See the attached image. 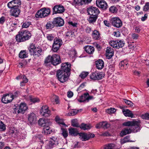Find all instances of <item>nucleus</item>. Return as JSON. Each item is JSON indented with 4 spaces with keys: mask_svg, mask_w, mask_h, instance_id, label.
Wrapping results in <instances>:
<instances>
[{
    "mask_svg": "<svg viewBox=\"0 0 149 149\" xmlns=\"http://www.w3.org/2000/svg\"><path fill=\"white\" fill-rule=\"evenodd\" d=\"M111 22L114 26L119 28L122 25V23L121 20L118 17H113L111 19Z\"/></svg>",
    "mask_w": 149,
    "mask_h": 149,
    "instance_id": "1a4fd4ad",
    "label": "nucleus"
},
{
    "mask_svg": "<svg viewBox=\"0 0 149 149\" xmlns=\"http://www.w3.org/2000/svg\"><path fill=\"white\" fill-rule=\"evenodd\" d=\"M41 115L45 117L49 116L51 114V111L49 109L47 106L45 105L43 106L40 111Z\"/></svg>",
    "mask_w": 149,
    "mask_h": 149,
    "instance_id": "9d476101",
    "label": "nucleus"
},
{
    "mask_svg": "<svg viewBox=\"0 0 149 149\" xmlns=\"http://www.w3.org/2000/svg\"><path fill=\"white\" fill-rule=\"evenodd\" d=\"M73 6H81L84 4L83 0H73L72 3Z\"/></svg>",
    "mask_w": 149,
    "mask_h": 149,
    "instance_id": "c9c22d12",
    "label": "nucleus"
},
{
    "mask_svg": "<svg viewBox=\"0 0 149 149\" xmlns=\"http://www.w3.org/2000/svg\"><path fill=\"white\" fill-rule=\"evenodd\" d=\"M87 11L90 15L95 16H97L100 13L98 9L95 7H91L88 8Z\"/></svg>",
    "mask_w": 149,
    "mask_h": 149,
    "instance_id": "9b49d317",
    "label": "nucleus"
},
{
    "mask_svg": "<svg viewBox=\"0 0 149 149\" xmlns=\"http://www.w3.org/2000/svg\"><path fill=\"white\" fill-rule=\"evenodd\" d=\"M132 131V130L130 128H126L123 129L121 132L120 133V136L122 137L131 133Z\"/></svg>",
    "mask_w": 149,
    "mask_h": 149,
    "instance_id": "412c9836",
    "label": "nucleus"
},
{
    "mask_svg": "<svg viewBox=\"0 0 149 149\" xmlns=\"http://www.w3.org/2000/svg\"><path fill=\"white\" fill-rule=\"evenodd\" d=\"M86 52L89 54H92L94 51V48L93 47L89 45H87L84 47Z\"/></svg>",
    "mask_w": 149,
    "mask_h": 149,
    "instance_id": "cd10ccee",
    "label": "nucleus"
},
{
    "mask_svg": "<svg viewBox=\"0 0 149 149\" xmlns=\"http://www.w3.org/2000/svg\"><path fill=\"white\" fill-rule=\"evenodd\" d=\"M109 11L113 13H116L117 11L116 8L114 6H111L109 9Z\"/></svg>",
    "mask_w": 149,
    "mask_h": 149,
    "instance_id": "680f3d73",
    "label": "nucleus"
},
{
    "mask_svg": "<svg viewBox=\"0 0 149 149\" xmlns=\"http://www.w3.org/2000/svg\"><path fill=\"white\" fill-rule=\"evenodd\" d=\"M97 18V16L91 15L89 17L88 20L90 23H93L96 21Z\"/></svg>",
    "mask_w": 149,
    "mask_h": 149,
    "instance_id": "79ce46f5",
    "label": "nucleus"
},
{
    "mask_svg": "<svg viewBox=\"0 0 149 149\" xmlns=\"http://www.w3.org/2000/svg\"><path fill=\"white\" fill-rule=\"evenodd\" d=\"M28 56V54L25 50L21 51L19 54V57L21 58H25Z\"/></svg>",
    "mask_w": 149,
    "mask_h": 149,
    "instance_id": "ea45409f",
    "label": "nucleus"
},
{
    "mask_svg": "<svg viewBox=\"0 0 149 149\" xmlns=\"http://www.w3.org/2000/svg\"><path fill=\"white\" fill-rule=\"evenodd\" d=\"M143 10L145 12L149 11V2H146L145 3L143 7Z\"/></svg>",
    "mask_w": 149,
    "mask_h": 149,
    "instance_id": "864d4df0",
    "label": "nucleus"
},
{
    "mask_svg": "<svg viewBox=\"0 0 149 149\" xmlns=\"http://www.w3.org/2000/svg\"><path fill=\"white\" fill-rule=\"evenodd\" d=\"M129 139V137L128 136H126L125 137L124 139H122L120 141V143L121 144H123L126 143L131 142Z\"/></svg>",
    "mask_w": 149,
    "mask_h": 149,
    "instance_id": "603ef678",
    "label": "nucleus"
},
{
    "mask_svg": "<svg viewBox=\"0 0 149 149\" xmlns=\"http://www.w3.org/2000/svg\"><path fill=\"white\" fill-rule=\"evenodd\" d=\"M124 101L130 107H133L134 106L133 103L131 101L126 99H124Z\"/></svg>",
    "mask_w": 149,
    "mask_h": 149,
    "instance_id": "052dcab7",
    "label": "nucleus"
},
{
    "mask_svg": "<svg viewBox=\"0 0 149 149\" xmlns=\"http://www.w3.org/2000/svg\"><path fill=\"white\" fill-rule=\"evenodd\" d=\"M38 123L40 125L43 127L49 125L50 124L48 120L42 118L39 119L38 121Z\"/></svg>",
    "mask_w": 149,
    "mask_h": 149,
    "instance_id": "aec40b11",
    "label": "nucleus"
},
{
    "mask_svg": "<svg viewBox=\"0 0 149 149\" xmlns=\"http://www.w3.org/2000/svg\"><path fill=\"white\" fill-rule=\"evenodd\" d=\"M110 125L106 121L103 122L102 128L104 129H107L110 127Z\"/></svg>",
    "mask_w": 149,
    "mask_h": 149,
    "instance_id": "e2e57ef3",
    "label": "nucleus"
},
{
    "mask_svg": "<svg viewBox=\"0 0 149 149\" xmlns=\"http://www.w3.org/2000/svg\"><path fill=\"white\" fill-rule=\"evenodd\" d=\"M116 111V109L113 108H111L106 110V112L109 114L114 113Z\"/></svg>",
    "mask_w": 149,
    "mask_h": 149,
    "instance_id": "49530a36",
    "label": "nucleus"
},
{
    "mask_svg": "<svg viewBox=\"0 0 149 149\" xmlns=\"http://www.w3.org/2000/svg\"><path fill=\"white\" fill-rule=\"evenodd\" d=\"M61 130H62V134L64 138L66 137L68 135L67 130L66 129H64L61 127Z\"/></svg>",
    "mask_w": 149,
    "mask_h": 149,
    "instance_id": "5fc2aeb1",
    "label": "nucleus"
},
{
    "mask_svg": "<svg viewBox=\"0 0 149 149\" xmlns=\"http://www.w3.org/2000/svg\"><path fill=\"white\" fill-rule=\"evenodd\" d=\"M19 112H21V113L24 114L26 111L28 109V106L24 102H21L19 106Z\"/></svg>",
    "mask_w": 149,
    "mask_h": 149,
    "instance_id": "2eb2a0df",
    "label": "nucleus"
},
{
    "mask_svg": "<svg viewBox=\"0 0 149 149\" xmlns=\"http://www.w3.org/2000/svg\"><path fill=\"white\" fill-rule=\"evenodd\" d=\"M79 127L82 130H85L90 129L91 127L90 125L82 123L79 126Z\"/></svg>",
    "mask_w": 149,
    "mask_h": 149,
    "instance_id": "e433bc0d",
    "label": "nucleus"
},
{
    "mask_svg": "<svg viewBox=\"0 0 149 149\" xmlns=\"http://www.w3.org/2000/svg\"><path fill=\"white\" fill-rule=\"evenodd\" d=\"M70 53L69 55L70 57H72V58H73L75 57L77 53L75 50H72L70 52Z\"/></svg>",
    "mask_w": 149,
    "mask_h": 149,
    "instance_id": "bf43d9fd",
    "label": "nucleus"
},
{
    "mask_svg": "<svg viewBox=\"0 0 149 149\" xmlns=\"http://www.w3.org/2000/svg\"><path fill=\"white\" fill-rule=\"evenodd\" d=\"M74 36V32L71 31L67 32L65 33V38L68 40H71Z\"/></svg>",
    "mask_w": 149,
    "mask_h": 149,
    "instance_id": "473e14b6",
    "label": "nucleus"
},
{
    "mask_svg": "<svg viewBox=\"0 0 149 149\" xmlns=\"http://www.w3.org/2000/svg\"><path fill=\"white\" fill-rule=\"evenodd\" d=\"M55 121L61 127H65L67 125L64 123L63 120L60 118L58 116H57L55 118Z\"/></svg>",
    "mask_w": 149,
    "mask_h": 149,
    "instance_id": "b1692460",
    "label": "nucleus"
},
{
    "mask_svg": "<svg viewBox=\"0 0 149 149\" xmlns=\"http://www.w3.org/2000/svg\"><path fill=\"white\" fill-rule=\"evenodd\" d=\"M29 99L33 103L38 102L40 101V99L37 97H33L30 96Z\"/></svg>",
    "mask_w": 149,
    "mask_h": 149,
    "instance_id": "8fccbe9b",
    "label": "nucleus"
},
{
    "mask_svg": "<svg viewBox=\"0 0 149 149\" xmlns=\"http://www.w3.org/2000/svg\"><path fill=\"white\" fill-rule=\"evenodd\" d=\"M104 75V74L103 72L95 71L90 75V78L93 80H100L103 78Z\"/></svg>",
    "mask_w": 149,
    "mask_h": 149,
    "instance_id": "0eeeda50",
    "label": "nucleus"
},
{
    "mask_svg": "<svg viewBox=\"0 0 149 149\" xmlns=\"http://www.w3.org/2000/svg\"><path fill=\"white\" fill-rule=\"evenodd\" d=\"M96 3L97 7L103 9H105L107 7V3L104 0H97Z\"/></svg>",
    "mask_w": 149,
    "mask_h": 149,
    "instance_id": "ddd939ff",
    "label": "nucleus"
},
{
    "mask_svg": "<svg viewBox=\"0 0 149 149\" xmlns=\"http://www.w3.org/2000/svg\"><path fill=\"white\" fill-rule=\"evenodd\" d=\"M49 126V125H47L44 127L42 132L45 134H50L52 132L51 129Z\"/></svg>",
    "mask_w": 149,
    "mask_h": 149,
    "instance_id": "f704fd0d",
    "label": "nucleus"
},
{
    "mask_svg": "<svg viewBox=\"0 0 149 149\" xmlns=\"http://www.w3.org/2000/svg\"><path fill=\"white\" fill-rule=\"evenodd\" d=\"M79 138L83 141H86L89 140V136L88 134L84 133H78Z\"/></svg>",
    "mask_w": 149,
    "mask_h": 149,
    "instance_id": "5701e85b",
    "label": "nucleus"
},
{
    "mask_svg": "<svg viewBox=\"0 0 149 149\" xmlns=\"http://www.w3.org/2000/svg\"><path fill=\"white\" fill-rule=\"evenodd\" d=\"M88 95V93L84 94V95L80 96L79 98L77 99V100L80 102H87L86 95Z\"/></svg>",
    "mask_w": 149,
    "mask_h": 149,
    "instance_id": "2f4dec72",
    "label": "nucleus"
},
{
    "mask_svg": "<svg viewBox=\"0 0 149 149\" xmlns=\"http://www.w3.org/2000/svg\"><path fill=\"white\" fill-rule=\"evenodd\" d=\"M31 24V22L29 21H26L23 22L22 26V28H26L28 27Z\"/></svg>",
    "mask_w": 149,
    "mask_h": 149,
    "instance_id": "3c124183",
    "label": "nucleus"
},
{
    "mask_svg": "<svg viewBox=\"0 0 149 149\" xmlns=\"http://www.w3.org/2000/svg\"><path fill=\"white\" fill-rule=\"evenodd\" d=\"M141 117L143 119L149 120V113H146L142 115Z\"/></svg>",
    "mask_w": 149,
    "mask_h": 149,
    "instance_id": "0e129e2a",
    "label": "nucleus"
},
{
    "mask_svg": "<svg viewBox=\"0 0 149 149\" xmlns=\"http://www.w3.org/2000/svg\"><path fill=\"white\" fill-rule=\"evenodd\" d=\"M52 56L50 55H49L45 59V63L46 64L49 63H51L52 64Z\"/></svg>",
    "mask_w": 149,
    "mask_h": 149,
    "instance_id": "a18cd8bd",
    "label": "nucleus"
},
{
    "mask_svg": "<svg viewBox=\"0 0 149 149\" xmlns=\"http://www.w3.org/2000/svg\"><path fill=\"white\" fill-rule=\"evenodd\" d=\"M69 133L71 135H75L78 134V131L77 129L70 128L69 129Z\"/></svg>",
    "mask_w": 149,
    "mask_h": 149,
    "instance_id": "4c0bfd02",
    "label": "nucleus"
},
{
    "mask_svg": "<svg viewBox=\"0 0 149 149\" xmlns=\"http://www.w3.org/2000/svg\"><path fill=\"white\" fill-rule=\"evenodd\" d=\"M141 122L140 120H134L132 121H127L123 123V125L126 126H133L132 131L136 132L140 131L141 129Z\"/></svg>",
    "mask_w": 149,
    "mask_h": 149,
    "instance_id": "f03ea898",
    "label": "nucleus"
},
{
    "mask_svg": "<svg viewBox=\"0 0 149 149\" xmlns=\"http://www.w3.org/2000/svg\"><path fill=\"white\" fill-rule=\"evenodd\" d=\"M50 11L49 9L44 8L40 9L36 14V18H42L48 16L50 13Z\"/></svg>",
    "mask_w": 149,
    "mask_h": 149,
    "instance_id": "39448f33",
    "label": "nucleus"
},
{
    "mask_svg": "<svg viewBox=\"0 0 149 149\" xmlns=\"http://www.w3.org/2000/svg\"><path fill=\"white\" fill-rule=\"evenodd\" d=\"M102 125L103 122H101L96 125L95 127L97 129H100L101 128H102Z\"/></svg>",
    "mask_w": 149,
    "mask_h": 149,
    "instance_id": "774afa93",
    "label": "nucleus"
},
{
    "mask_svg": "<svg viewBox=\"0 0 149 149\" xmlns=\"http://www.w3.org/2000/svg\"><path fill=\"white\" fill-rule=\"evenodd\" d=\"M128 63L126 60L121 61L119 63V67L122 70H126L127 68Z\"/></svg>",
    "mask_w": 149,
    "mask_h": 149,
    "instance_id": "c85d7f7f",
    "label": "nucleus"
},
{
    "mask_svg": "<svg viewBox=\"0 0 149 149\" xmlns=\"http://www.w3.org/2000/svg\"><path fill=\"white\" fill-rule=\"evenodd\" d=\"M21 2L19 0H13L10 1V8H18V6L21 4Z\"/></svg>",
    "mask_w": 149,
    "mask_h": 149,
    "instance_id": "a211bd4d",
    "label": "nucleus"
},
{
    "mask_svg": "<svg viewBox=\"0 0 149 149\" xmlns=\"http://www.w3.org/2000/svg\"><path fill=\"white\" fill-rule=\"evenodd\" d=\"M18 96V94L17 92H15L13 93L10 94V98H12L11 99H10V102H11L13 99L16 98Z\"/></svg>",
    "mask_w": 149,
    "mask_h": 149,
    "instance_id": "09e8293b",
    "label": "nucleus"
},
{
    "mask_svg": "<svg viewBox=\"0 0 149 149\" xmlns=\"http://www.w3.org/2000/svg\"><path fill=\"white\" fill-rule=\"evenodd\" d=\"M46 38L48 40L52 41L53 40L54 37L53 34H47V35Z\"/></svg>",
    "mask_w": 149,
    "mask_h": 149,
    "instance_id": "4d7b16f0",
    "label": "nucleus"
},
{
    "mask_svg": "<svg viewBox=\"0 0 149 149\" xmlns=\"http://www.w3.org/2000/svg\"><path fill=\"white\" fill-rule=\"evenodd\" d=\"M22 81L21 82L20 85L21 86H23L24 85V83H26L28 81V79L24 75H22Z\"/></svg>",
    "mask_w": 149,
    "mask_h": 149,
    "instance_id": "de8ad7c7",
    "label": "nucleus"
},
{
    "mask_svg": "<svg viewBox=\"0 0 149 149\" xmlns=\"http://www.w3.org/2000/svg\"><path fill=\"white\" fill-rule=\"evenodd\" d=\"M55 26H56V25L53 20V22L49 21L47 22L46 27L47 29H50L54 28Z\"/></svg>",
    "mask_w": 149,
    "mask_h": 149,
    "instance_id": "72a5a7b5",
    "label": "nucleus"
},
{
    "mask_svg": "<svg viewBox=\"0 0 149 149\" xmlns=\"http://www.w3.org/2000/svg\"><path fill=\"white\" fill-rule=\"evenodd\" d=\"M52 64L56 65L60 63L61 60L59 55L54 54L52 56Z\"/></svg>",
    "mask_w": 149,
    "mask_h": 149,
    "instance_id": "4468645a",
    "label": "nucleus"
},
{
    "mask_svg": "<svg viewBox=\"0 0 149 149\" xmlns=\"http://www.w3.org/2000/svg\"><path fill=\"white\" fill-rule=\"evenodd\" d=\"M95 63L97 68L98 69H102L104 66V62L101 59H99L96 61Z\"/></svg>",
    "mask_w": 149,
    "mask_h": 149,
    "instance_id": "bb28decb",
    "label": "nucleus"
},
{
    "mask_svg": "<svg viewBox=\"0 0 149 149\" xmlns=\"http://www.w3.org/2000/svg\"><path fill=\"white\" fill-rule=\"evenodd\" d=\"M9 94L7 93L3 95L1 99L2 102L6 104L9 102Z\"/></svg>",
    "mask_w": 149,
    "mask_h": 149,
    "instance_id": "7c9ffc66",
    "label": "nucleus"
},
{
    "mask_svg": "<svg viewBox=\"0 0 149 149\" xmlns=\"http://www.w3.org/2000/svg\"><path fill=\"white\" fill-rule=\"evenodd\" d=\"M10 13L12 16L16 17L18 16L20 13V11L18 8L11 7Z\"/></svg>",
    "mask_w": 149,
    "mask_h": 149,
    "instance_id": "4be33fe9",
    "label": "nucleus"
},
{
    "mask_svg": "<svg viewBox=\"0 0 149 149\" xmlns=\"http://www.w3.org/2000/svg\"><path fill=\"white\" fill-rule=\"evenodd\" d=\"M88 72H82L80 75L79 76L82 79H84L88 75Z\"/></svg>",
    "mask_w": 149,
    "mask_h": 149,
    "instance_id": "6e6d98bb",
    "label": "nucleus"
},
{
    "mask_svg": "<svg viewBox=\"0 0 149 149\" xmlns=\"http://www.w3.org/2000/svg\"><path fill=\"white\" fill-rule=\"evenodd\" d=\"M31 36L30 32L27 30H22L16 36V40L18 42H24L30 39Z\"/></svg>",
    "mask_w": 149,
    "mask_h": 149,
    "instance_id": "f257e3e1",
    "label": "nucleus"
},
{
    "mask_svg": "<svg viewBox=\"0 0 149 149\" xmlns=\"http://www.w3.org/2000/svg\"><path fill=\"white\" fill-rule=\"evenodd\" d=\"M70 74L66 73L64 72H63L59 70L56 72V77L60 82L64 83L68 79Z\"/></svg>",
    "mask_w": 149,
    "mask_h": 149,
    "instance_id": "7ed1b4c3",
    "label": "nucleus"
},
{
    "mask_svg": "<svg viewBox=\"0 0 149 149\" xmlns=\"http://www.w3.org/2000/svg\"><path fill=\"white\" fill-rule=\"evenodd\" d=\"M50 141L52 142V143H54V145H56L58 143L57 138L54 137H52L51 138Z\"/></svg>",
    "mask_w": 149,
    "mask_h": 149,
    "instance_id": "69168bd1",
    "label": "nucleus"
},
{
    "mask_svg": "<svg viewBox=\"0 0 149 149\" xmlns=\"http://www.w3.org/2000/svg\"><path fill=\"white\" fill-rule=\"evenodd\" d=\"M109 43L113 48L116 49L122 47L125 44L123 41L122 40H111L109 42Z\"/></svg>",
    "mask_w": 149,
    "mask_h": 149,
    "instance_id": "423d86ee",
    "label": "nucleus"
},
{
    "mask_svg": "<svg viewBox=\"0 0 149 149\" xmlns=\"http://www.w3.org/2000/svg\"><path fill=\"white\" fill-rule=\"evenodd\" d=\"M54 10L56 13H61L64 12L65 9L63 6L57 5L54 7Z\"/></svg>",
    "mask_w": 149,
    "mask_h": 149,
    "instance_id": "6ab92c4d",
    "label": "nucleus"
},
{
    "mask_svg": "<svg viewBox=\"0 0 149 149\" xmlns=\"http://www.w3.org/2000/svg\"><path fill=\"white\" fill-rule=\"evenodd\" d=\"M29 52L33 54V56H36L39 57L41 55L42 50L41 48L37 47L33 44L30 45L29 48Z\"/></svg>",
    "mask_w": 149,
    "mask_h": 149,
    "instance_id": "20e7f679",
    "label": "nucleus"
},
{
    "mask_svg": "<svg viewBox=\"0 0 149 149\" xmlns=\"http://www.w3.org/2000/svg\"><path fill=\"white\" fill-rule=\"evenodd\" d=\"M92 37L95 40H98L100 37V33L98 31L95 30L93 31Z\"/></svg>",
    "mask_w": 149,
    "mask_h": 149,
    "instance_id": "c756f323",
    "label": "nucleus"
},
{
    "mask_svg": "<svg viewBox=\"0 0 149 149\" xmlns=\"http://www.w3.org/2000/svg\"><path fill=\"white\" fill-rule=\"evenodd\" d=\"M11 132V136L14 137H16L17 136V132L16 130L15 129L14 130H12L10 131V132Z\"/></svg>",
    "mask_w": 149,
    "mask_h": 149,
    "instance_id": "338daca9",
    "label": "nucleus"
},
{
    "mask_svg": "<svg viewBox=\"0 0 149 149\" xmlns=\"http://www.w3.org/2000/svg\"><path fill=\"white\" fill-rule=\"evenodd\" d=\"M54 20L56 26H61L64 24V20L61 17H57L55 18Z\"/></svg>",
    "mask_w": 149,
    "mask_h": 149,
    "instance_id": "dca6fc26",
    "label": "nucleus"
},
{
    "mask_svg": "<svg viewBox=\"0 0 149 149\" xmlns=\"http://www.w3.org/2000/svg\"><path fill=\"white\" fill-rule=\"evenodd\" d=\"M113 54V49L110 47H108L106 50V57L109 59L110 58Z\"/></svg>",
    "mask_w": 149,
    "mask_h": 149,
    "instance_id": "f3484780",
    "label": "nucleus"
},
{
    "mask_svg": "<svg viewBox=\"0 0 149 149\" xmlns=\"http://www.w3.org/2000/svg\"><path fill=\"white\" fill-rule=\"evenodd\" d=\"M78 111L76 109L73 110L70 112L66 114L68 116H74L76 115L78 113Z\"/></svg>",
    "mask_w": 149,
    "mask_h": 149,
    "instance_id": "c03bdc74",
    "label": "nucleus"
},
{
    "mask_svg": "<svg viewBox=\"0 0 149 149\" xmlns=\"http://www.w3.org/2000/svg\"><path fill=\"white\" fill-rule=\"evenodd\" d=\"M62 44L61 40L57 38H55L52 46V49L54 52H56L59 49Z\"/></svg>",
    "mask_w": 149,
    "mask_h": 149,
    "instance_id": "6e6552de",
    "label": "nucleus"
},
{
    "mask_svg": "<svg viewBox=\"0 0 149 149\" xmlns=\"http://www.w3.org/2000/svg\"><path fill=\"white\" fill-rule=\"evenodd\" d=\"M72 125L74 127H79V126L78 123V120L77 119H75L71 120Z\"/></svg>",
    "mask_w": 149,
    "mask_h": 149,
    "instance_id": "37998d69",
    "label": "nucleus"
},
{
    "mask_svg": "<svg viewBox=\"0 0 149 149\" xmlns=\"http://www.w3.org/2000/svg\"><path fill=\"white\" fill-rule=\"evenodd\" d=\"M6 129L5 125L0 120V131H3Z\"/></svg>",
    "mask_w": 149,
    "mask_h": 149,
    "instance_id": "13d9d810",
    "label": "nucleus"
},
{
    "mask_svg": "<svg viewBox=\"0 0 149 149\" xmlns=\"http://www.w3.org/2000/svg\"><path fill=\"white\" fill-rule=\"evenodd\" d=\"M115 146L114 144L109 143L104 145L100 149H114Z\"/></svg>",
    "mask_w": 149,
    "mask_h": 149,
    "instance_id": "58836bf2",
    "label": "nucleus"
},
{
    "mask_svg": "<svg viewBox=\"0 0 149 149\" xmlns=\"http://www.w3.org/2000/svg\"><path fill=\"white\" fill-rule=\"evenodd\" d=\"M122 112L124 116L126 117H130L131 118L134 117L132 111L129 109H123Z\"/></svg>",
    "mask_w": 149,
    "mask_h": 149,
    "instance_id": "393cba45",
    "label": "nucleus"
},
{
    "mask_svg": "<svg viewBox=\"0 0 149 149\" xmlns=\"http://www.w3.org/2000/svg\"><path fill=\"white\" fill-rule=\"evenodd\" d=\"M71 64L68 62L63 63L61 66V71L64 72L66 73L70 74V70Z\"/></svg>",
    "mask_w": 149,
    "mask_h": 149,
    "instance_id": "f8f14e48",
    "label": "nucleus"
},
{
    "mask_svg": "<svg viewBox=\"0 0 149 149\" xmlns=\"http://www.w3.org/2000/svg\"><path fill=\"white\" fill-rule=\"evenodd\" d=\"M36 119V116L34 113H31L28 115V120L30 123L35 122Z\"/></svg>",
    "mask_w": 149,
    "mask_h": 149,
    "instance_id": "a878e982",
    "label": "nucleus"
},
{
    "mask_svg": "<svg viewBox=\"0 0 149 149\" xmlns=\"http://www.w3.org/2000/svg\"><path fill=\"white\" fill-rule=\"evenodd\" d=\"M47 143L45 148L46 149H50L52 148L54 146V143H52V142L50 141H46Z\"/></svg>",
    "mask_w": 149,
    "mask_h": 149,
    "instance_id": "a19ab883",
    "label": "nucleus"
}]
</instances>
